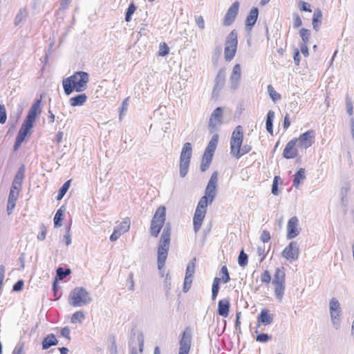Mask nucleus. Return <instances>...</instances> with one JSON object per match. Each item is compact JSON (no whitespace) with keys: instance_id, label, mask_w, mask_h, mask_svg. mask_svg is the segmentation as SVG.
I'll return each mask as SVG.
<instances>
[{"instance_id":"1a4fd4ad","label":"nucleus","mask_w":354,"mask_h":354,"mask_svg":"<svg viewBox=\"0 0 354 354\" xmlns=\"http://www.w3.org/2000/svg\"><path fill=\"white\" fill-rule=\"evenodd\" d=\"M192 155V145L190 142H185L183 145L180 156V176L181 178L185 177L187 174Z\"/></svg>"},{"instance_id":"c756f323","label":"nucleus","mask_w":354,"mask_h":354,"mask_svg":"<svg viewBox=\"0 0 354 354\" xmlns=\"http://www.w3.org/2000/svg\"><path fill=\"white\" fill-rule=\"evenodd\" d=\"M305 178V169L300 168L294 175L293 186L298 188L301 182Z\"/></svg>"},{"instance_id":"412c9836","label":"nucleus","mask_w":354,"mask_h":354,"mask_svg":"<svg viewBox=\"0 0 354 354\" xmlns=\"http://www.w3.org/2000/svg\"><path fill=\"white\" fill-rule=\"evenodd\" d=\"M241 66L239 64L234 65L232 73L230 75V87L232 89L238 88L241 81Z\"/></svg>"},{"instance_id":"20e7f679","label":"nucleus","mask_w":354,"mask_h":354,"mask_svg":"<svg viewBox=\"0 0 354 354\" xmlns=\"http://www.w3.org/2000/svg\"><path fill=\"white\" fill-rule=\"evenodd\" d=\"M171 225L167 223L163 228L158 247V268L161 270L165 263L171 241Z\"/></svg>"},{"instance_id":"f03ea898","label":"nucleus","mask_w":354,"mask_h":354,"mask_svg":"<svg viewBox=\"0 0 354 354\" xmlns=\"http://www.w3.org/2000/svg\"><path fill=\"white\" fill-rule=\"evenodd\" d=\"M243 141V129L241 125L236 127L230 138V153L239 159L243 155L250 152L252 147L248 145L242 146Z\"/></svg>"},{"instance_id":"c85d7f7f","label":"nucleus","mask_w":354,"mask_h":354,"mask_svg":"<svg viewBox=\"0 0 354 354\" xmlns=\"http://www.w3.org/2000/svg\"><path fill=\"white\" fill-rule=\"evenodd\" d=\"M58 344V341L56 339L55 335L48 334L42 341V348L46 350L52 346Z\"/></svg>"},{"instance_id":"58836bf2","label":"nucleus","mask_w":354,"mask_h":354,"mask_svg":"<svg viewBox=\"0 0 354 354\" xmlns=\"http://www.w3.org/2000/svg\"><path fill=\"white\" fill-rule=\"evenodd\" d=\"M195 261L196 258L189 262L186 269L185 277L193 278L195 272Z\"/></svg>"},{"instance_id":"f3484780","label":"nucleus","mask_w":354,"mask_h":354,"mask_svg":"<svg viewBox=\"0 0 354 354\" xmlns=\"http://www.w3.org/2000/svg\"><path fill=\"white\" fill-rule=\"evenodd\" d=\"M239 8V3L238 1H235L228 8L223 20L224 26H228L233 23L238 15Z\"/></svg>"},{"instance_id":"864d4df0","label":"nucleus","mask_w":354,"mask_h":354,"mask_svg":"<svg viewBox=\"0 0 354 354\" xmlns=\"http://www.w3.org/2000/svg\"><path fill=\"white\" fill-rule=\"evenodd\" d=\"M192 279H193V278H192V277H185L184 284H183V291L185 292H187L190 289L191 285L192 283Z\"/></svg>"},{"instance_id":"c9c22d12","label":"nucleus","mask_w":354,"mask_h":354,"mask_svg":"<svg viewBox=\"0 0 354 354\" xmlns=\"http://www.w3.org/2000/svg\"><path fill=\"white\" fill-rule=\"evenodd\" d=\"M71 182V180H67L59 188V189L58 191V194L57 196V200L59 201L64 196V195L66 194V193L67 192V191L68 190V189L70 187Z\"/></svg>"},{"instance_id":"ddd939ff","label":"nucleus","mask_w":354,"mask_h":354,"mask_svg":"<svg viewBox=\"0 0 354 354\" xmlns=\"http://www.w3.org/2000/svg\"><path fill=\"white\" fill-rule=\"evenodd\" d=\"M131 221L130 218L127 217L125 218L122 222L117 225L114 229L113 233L110 236V240L111 241H117L119 237L127 232L130 228Z\"/></svg>"},{"instance_id":"680f3d73","label":"nucleus","mask_w":354,"mask_h":354,"mask_svg":"<svg viewBox=\"0 0 354 354\" xmlns=\"http://www.w3.org/2000/svg\"><path fill=\"white\" fill-rule=\"evenodd\" d=\"M214 154L205 151L202 161L206 162L207 163H211Z\"/></svg>"},{"instance_id":"4c0bfd02","label":"nucleus","mask_w":354,"mask_h":354,"mask_svg":"<svg viewBox=\"0 0 354 354\" xmlns=\"http://www.w3.org/2000/svg\"><path fill=\"white\" fill-rule=\"evenodd\" d=\"M85 319V315L82 311L75 312L71 317V322L73 324L82 323Z\"/></svg>"},{"instance_id":"69168bd1","label":"nucleus","mask_w":354,"mask_h":354,"mask_svg":"<svg viewBox=\"0 0 354 354\" xmlns=\"http://www.w3.org/2000/svg\"><path fill=\"white\" fill-rule=\"evenodd\" d=\"M149 32V30L147 29V25L145 24H142L139 27V32L138 33L141 35H146L147 32Z\"/></svg>"},{"instance_id":"c03bdc74","label":"nucleus","mask_w":354,"mask_h":354,"mask_svg":"<svg viewBox=\"0 0 354 354\" xmlns=\"http://www.w3.org/2000/svg\"><path fill=\"white\" fill-rule=\"evenodd\" d=\"M300 36L302 39L301 44H307L309 41L310 37L311 36L310 31L306 28H301L300 30Z\"/></svg>"},{"instance_id":"37998d69","label":"nucleus","mask_w":354,"mask_h":354,"mask_svg":"<svg viewBox=\"0 0 354 354\" xmlns=\"http://www.w3.org/2000/svg\"><path fill=\"white\" fill-rule=\"evenodd\" d=\"M220 275L221 276V279L224 283H227L230 280V274L226 266H222L220 271Z\"/></svg>"},{"instance_id":"a878e982","label":"nucleus","mask_w":354,"mask_h":354,"mask_svg":"<svg viewBox=\"0 0 354 354\" xmlns=\"http://www.w3.org/2000/svg\"><path fill=\"white\" fill-rule=\"evenodd\" d=\"M32 127V124L24 120L17 136L24 140Z\"/></svg>"},{"instance_id":"9b49d317","label":"nucleus","mask_w":354,"mask_h":354,"mask_svg":"<svg viewBox=\"0 0 354 354\" xmlns=\"http://www.w3.org/2000/svg\"><path fill=\"white\" fill-rule=\"evenodd\" d=\"M217 180V174L216 172H214L212 174L210 179L206 187L205 196H203L207 198V204H211L216 196Z\"/></svg>"},{"instance_id":"a211bd4d","label":"nucleus","mask_w":354,"mask_h":354,"mask_svg":"<svg viewBox=\"0 0 354 354\" xmlns=\"http://www.w3.org/2000/svg\"><path fill=\"white\" fill-rule=\"evenodd\" d=\"M299 220L296 216L290 218L287 225V235L288 239H292L299 235L300 230L298 228Z\"/></svg>"},{"instance_id":"393cba45","label":"nucleus","mask_w":354,"mask_h":354,"mask_svg":"<svg viewBox=\"0 0 354 354\" xmlns=\"http://www.w3.org/2000/svg\"><path fill=\"white\" fill-rule=\"evenodd\" d=\"M230 308V304L228 299L219 300L218 303V314L223 317H227L229 315Z\"/></svg>"},{"instance_id":"774afa93","label":"nucleus","mask_w":354,"mask_h":354,"mask_svg":"<svg viewBox=\"0 0 354 354\" xmlns=\"http://www.w3.org/2000/svg\"><path fill=\"white\" fill-rule=\"evenodd\" d=\"M300 50L301 53L305 56L308 57L309 55L308 53V48L307 46V44H301L300 45Z\"/></svg>"},{"instance_id":"603ef678","label":"nucleus","mask_w":354,"mask_h":354,"mask_svg":"<svg viewBox=\"0 0 354 354\" xmlns=\"http://www.w3.org/2000/svg\"><path fill=\"white\" fill-rule=\"evenodd\" d=\"M279 178V176H275L274 178L273 183L272 185V194H274V196H277L279 194L278 180Z\"/></svg>"},{"instance_id":"a19ab883","label":"nucleus","mask_w":354,"mask_h":354,"mask_svg":"<svg viewBox=\"0 0 354 354\" xmlns=\"http://www.w3.org/2000/svg\"><path fill=\"white\" fill-rule=\"evenodd\" d=\"M248 257L242 250L238 257V263L241 267L244 268L248 264Z\"/></svg>"},{"instance_id":"473e14b6","label":"nucleus","mask_w":354,"mask_h":354,"mask_svg":"<svg viewBox=\"0 0 354 354\" xmlns=\"http://www.w3.org/2000/svg\"><path fill=\"white\" fill-rule=\"evenodd\" d=\"M218 142V135L214 134L211 138L205 151L212 153H214Z\"/></svg>"},{"instance_id":"338daca9","label":"nucleus","mask_w":354,"mask_h":354,"mask_svg":"<svg viewBox=\"0 0 354 354\" xmlns=\"http://www.w3.org/2000/svg\"><path fill=\"white\" fill-rule=\"evenodd\" d=\"M196 23L201 29H203L205 28L204 19L201 16L196 17Z\"/></svg>"},{"instance_id":"09e8293b","label":"nucleus","mask_w":354,"mask_h":354,"mask_svg":"<svg viewBox=\"0 0 354 354\" xmlns=\"http://www.w3.org/2000/svg\"><path fill=\"white\" fill-rule=\"evenodd\" d=\"M271 339V336L267 333H260L256 337V340L259 342L266 343Z\"/></svg>"},{"instance_id":"f257e3e1","label":"nucleus","mask_w":354,"mask_h":354,"mask_svg":"<svg viewBox=\"0 0 354 354\" xmlns=\"http://www.w3.org/2000/svg\"><path fill=\"white\" fill-rule=\"evenodd\" d=\"M89 81V75L86 72L77 71L62 81L64 93L71 95L74 91L82 92L86 89Z\"/></svg>"},{"instance_id":"f704fd0d","label":"nucleus","mask_w":354,"mask_h":354,"mask_svg":"<svg viewBox=\"0 0 354 354\" xmlns=\"http://www.w3.org/2000/svg\"><path fill=\"white\" fill-rule=\"evenodd\" d=\"M64 209H63V207H60L56 212L55 216H54V225L55 227H61L63 220V216L64 214Z\"/></svg>"},{"instance_id":"49530a36","label":"nucleus","mask_w":354,"mask_h":354,"mask_svg":"<svg viewBox=\"0 0 354 354\" xmlns=\"http://www.w3.org/2000/svg\"><path fill=\"white\" fill-rule=\"evenodd\" d=\"M110 345L109 346V351L110 354H118V346L114 337L109 339Z\"/></svg>"},{"instance_id":"7ed1b4c3","label":"nucleus","mask_w":354,"mask_h":354,"mask_svg":"<svg viewBox=\"0 0 354 354\" xmlns=\"http://www.w3.org/2000/svg\"><path fill=\"white\" fill-rule=\"evenodd\" d=\"M25 176V167L24 165L21 166L17 171L13 181L12 183L11 188L8 195L7 203V213L8 215L12 213L15 207L16 202L20 192L22 182Z\"/></svg>"},{"instance_id":"2f4dec72","label":"nucleus","mask_w":354,"mask_h":354,"mask_svg":"<svg viewBox=\"0 0 354 354\" xmlns=\"http://www.w3.org/2000/svg\"><path fill=\"white\" fill-rule=\"evenodd\" d=\"M274 118V112L270 110L267 113L266 127L268 132L272 134L273 133V120Z\"/></svg>"},{"instance_id":"dca6fc26","label":"nucleus","mask_w":354,"mask_h":354,"mask_svg":"<svg viewBox=\"0 0 354 354\" xmlns=\"http://www.w3.org/2000/svg\"><path fill=\"white\" fill-rule=\"evenodd\" d=\"M225 83V71L221 68L218 71L216 77L214 80V86L212 90L213 97H217L219 95L220 91L223 88Z\"/></svg>"},{"instance_id":"e433bc0d","label":"nucleus","mask_w":354,"mask_h":354,"mask_svg":"<svg viewBox=\"0 0 354 354\" xmlns=\"http://www.w3.org/2000/svg\"><path fill=\"white\" fill-rule=\"evenodd\" d=\"M71 273L69 268L64 269L62 267H59L56 270L55 279L63 280Z\"/></svg>"},{"instance_id":"ea45409f","label":"nucleus","mask_w":354,"mask_h":354,"mask_svg":"<svg viewBox=\"0 0 354 354\" xmlns=\"http://www.w3.org/2000/svg\"><path fill=\"white\" fill-rule=\"evenodd\" d=\"M236 52V48H233L230 47H225V59L226 61L232 60L235 56Z\"/></svg>"},{"instance_id":"13d9d810","label":"nucleus","mask_w":354,"mask_h":354,"mask_svg":"<svg viewBox=\"0 0 354 354\" xmlns=\"http://www.w3.org/2000/svg\"><path fill=\"white\" fill-rule=\"evenodd\" d=\"M302 24L301 19L297 14L293 15V27L297 28Z\"/></svg>"},{"instance_id":"4468645a","label":"nucleus","mask_w":354,"mask_h":354,"mask_svg":"<svg viewBox=\"0 0 354 354\" xmlns=\"http://www.w3.org/2000/svg\"><path fill=\"white\" fill-rule=\"evenodd\" d=\"M223 108L217 107L211 114L208 122V128L210 131L217 129V127L222 124Z\"/></svg>"},{"instance_id":"b1692460","label":"nucleus","mask_w":354,"mask_h":354,"mask_svg":"<svg viewBox=\"0 0 354 354\" xmlns=\"http://www.w3.org/2000/svg\"><path fill=\"white\" fill-rule=\"evenodd\" d=\"M273 321V315L270 313L268 309H263L258 315V326L263 324L267 326L270 324Z\"/></svg>"},{"instance_id":"f8f14e48","label":"nucleus","mask_w":354,"mask_h":354,"mask_svg":"<svg viewBox=\"0 0 354 354\" xmlns=\"http://www.w3.org/2000/svg\"><path fill=\"white\" fill-rule=\"evenodd\" d=\"M299 254V248L296 241H291L282 252L283 257L290 262L297 260Z\"/></svg>"},{"instance_id":"bf43d9fd","label":"nucleus","mask_w":354,"mask_h":354,"mask_svg":"<svg viewBox=\"0 0 354 354\" xmlns=\"http://www.w3.org/2000/svg\"><path fill=\"white\" fill-rule=\"evenodd\" d=\"M24 281L20 279V280H18L13 286L12 287V290L13 291H15V292H19V291H21L23 288H24Z\"/></svg>"},{"instance_id":"4be33fe9","label":"nucleus","mask_w":354,"mask_h":354,"mask_svg":"<svg viewBox=\"0 0 354 354\" xmlns=\"http://www.w3.org/2000/svg\"><path fill=\"white\" fill-rule=\"evenodd\" d=\"M297 143V139L289 141L283 149V156L286 159L295 158L297 156V151L295 146Z\"/></svg>"},{"instance_id":"423d86ee","label":"nucleus","mask_w":354,"mask_h":354,"mask_svg":"<svg viewBox=\"0 0 354 354\" xmlns=\"http://www.w3.org/2000/svg\"><path fill=\"white\" fill-rule=\"evenodd\" d=\"M166 221V208L160 206L156 211L151 221L149 233L151 236L157 237Z\"/></svg>"},{"instance_id":"bb28decb","label":"nucleus","mask_w":354,"mask_h":354,"mask_svg":"<svg viewBox=\"0 0 354 354\" xmlns=\"http://www.w3.org/2000/svg\"><path fill=\"white\" fill-rule=\"evenodd\" d=\"M88 97L85 93L79 94L71 97L69 100V104L72 106H77L83 105L87 100Z\"/></svg>"},{"instance_id":"de8ad7c7","label":"nucleus","mask_w":354,"mask_h":354,"mask_svg":"<svg viewBox=\"0 0 354 354\" xmlns=\"http://www.w3.org/2000/svg\"><path fill=\"white\" fill-rule=\"evenodd\" d=\"M136 9V8L133 3L129 6L125 15V20L127 21H130L131 20V15L133 14Z\"/></svg>"},{"instance_id":"7c9ffc66","label":"nucleus","mask_w":354,"mask_h":354,"mask_svg":"<svg viewBox=\"0 0 354 354\" xmlns=\"http://www.w3.org/2000/svg\"><path fill=\"white\" fill-rule=\"evenodd\" d=\"M322 11L319 9L316 10L313 13V22H312L313 28L316 31H317L319 30V26L322 22Z\"/></svg>"},{"instance_id":"a18cd8bd","label":"nucleus","mask_w":354,"mask_h":354,"mask_svg":"<svg viewBox=\"0 0 354 354\" xmlns=\"http://www.w3.org/2000/svg\"><path fill=\"white\" fill-rule=\"evenodd\" d=\"M26 17V11L25 9L19 10L15 18V24L17 26Z\"/></svg>"},{"instance_id":"4d7b16f0","label":"nucleus","mask_w":354,"mask_h":354,"mask_svg":"<svg viewBox=\"0 0 354 354\" xmlns=\"http://www.w3.org/2000/svg\"><path fill=\"white\" fill-rule=\"evenodd\" d=\"M128 101L129 97L126 98L122 103L120 106V120L122 118V115L124 114V113L127 111L128 109Z\"/></svg>"},{"instance_id":"2eb2a0df","label":"nucleus","mask_w":354,"mask_h":354,"mask_svg":"<svg viewBox=\"0 0 354 354\" xmlns=\"http://www.w3.org/2000/svg\"><path fill=\"white\" fill-rule=\"evenodd\" d=\"M192 343V335L188 328H186L182 334L180 341V348L178 354H189Z\"/></svg>"},{"instance_id":"9d476101","label":"nucleus","mask_w":354,"mask_h":354,"mask_svg":"<svg viewBox=\"0 0 354 354\" xmlns=\"http://www.w3.org/2000/svg\"><path fill=\"white\" fill-rule=\"evenodd\" d=\"M329 310L333 326L336 330H338L340 328L342 310L339 301L335 297L330 300Z\"/></svg>"},{"instance_id":"6ab92c4d","label":"nucleus","mask_w":354,"mask_h":354,"mask_svg":"<svg viewBox=\"0 0 354 354\" xmlns=\"http://www.w3.org/2000/svg\"><path fill=\"white\" fill-rule=\"evenodd\" d=\"M315 131L313 130H308L302 133L297 140L298 145L307 149L310 147L315 138Z\"/></svg>"},{"instance_id":"052dcab7","label":"nucleus","mask_w":354,"mask_h":354,"mask_svg":"<svg viewBox=\"0 0 354 354\" xmlns=\"http://www.w3.org/2000/svg\"><path fill=\"white\" fill-rule=\"evenodd\" d=\"M70 333H71V330L69 329V328L68 326H65L61 329V335L62 337L66 338L68 340L71 339Z\"/></svg>"},{"instance_id":"0eeeda50","label":"nucleus","mask_w":354,"mask_h":354,"mask_svg":"<svg viewBox=\"0 0 354 354\" xmlns=\"http://www.w3.org/2000/svg\"><path fill=\"white\" fill-rule=\"evenodd\" d=\"M285 269L283 267L277 268L274 274L272 284L274 289V295L279 301H281L286 289Z\"/></svg>"},{"instance_id":"3c124183","label":"nucleus","mask_w":354,"mask_h":354,"mask_svg":"<svg viewBox=\"0 0 354 354\" xmlns=\"http://www.w3.org/2000/svg\"><path fill=\"white\" fill-rule=\"evenodd\" d=\"M169 49L167 45L165 43H163L160 45V48L158 51V55L161 57H164L169 53Z\"/></svg>"},{"instance_id":"79ce46f5","label":"nucleus","mask_w":354,"mask_h":354,"mask_svg":"<svg viewBox=\"0 0 354 354\" xmlns=\"http://www.w3.org/2000/svg\"><path fill=\"white\" fill-rule=\"evenodd\" d=\"M268 92L269 93L270 97L272 98V100L274 102H276L281 99V95L279 93H278L274 88V87L269 84L268 86Z\"/></svg>"},{"instance_id":"5701e85b","label":"nucleus","mask_w":354,"mask_h":354,"mask_svg":"<svg viewBox=\"0 0 354 354\" xmlns=\"http://www.w3.org/2000/svg\"><path fill=\"white\" fill-rule=\"evenodd\" d=\"M259 16V10L257 8H252L245 20V28L248 30H251L257 22Z\"/></svg>"},{"instance_id":"e2e57ef3","label":"nucleus","mask_w":354,"mask_h":354,"mask_svg":"<svg viewBox=\"0 0 354 354\" xmlns=\"http://www.w3.org/2000/svg\"><path fill=\"white\" fill-rule=\"evenodd\" d=\"M260 239L263 243H268L270 240V232L267 230H263Z\"/></svg>"},{"instance_id":"72a5a7b5","label":"nucleus","mask_w":354,"mask_h":354,"mask_svg":"<svg viewBox=\"0 0 354 354\" xmlns=\"http://www.w3.org/2000/svg\"><path fill=\"white\" fill-rule=\"evenodd\" d=\"M221 281V278L215 277L213 281L212 287V299L214 301L218 295L220 289V282Z\"/></svg>"},{"instance_id":"39448f33","label":"nucleus","mask_w":354,"mask_h":354,"mask_svg":"<svg viewBox=\"0 0 354 354\" xmlns=\"http://www.w3.org/2000/svg\"><path fill=\"white\" fill-rule=\"evenodd\" d=\"M93 299L89 293L83 287H76L71 291L68 295V303L74 307H81L88 305Z\"/></svg>"},{"instance_id":"6e6d98bb","label":"nucleus","mask_w":354,"mask_h":354,"mask_svg":"<svg viewBox=\"0 0 354 354\" xmlns=\"http://www.w3.org/2000/svg\"><path fill=\"white\" fill-rule=\"evenodd\" d=\"M261 281L264 283H269L270 282L271 276L268 270L264 271V272L261 274Z\"/></svg>"},{"instance_id":"6e6552de","label":"nucleus","mask_w":354,"mask_h":354,"mask_svg":"<svg viewBox=\"0 0 354 354\" xmlns=\"http://www.w3.org/2000/svg\"><path fill=\"white\" fill-rule=\"evenodd\" d=\"M207 198L205 197H201L197 205L193 218L194 231L195 233H197L201 227L207 212Z\"/></svg>"},{"instance_id":"aec40b11","label":"nucleus","mask_w":354,"mask_h":354,"mask_svg":"<svg viewBox=\"0 0 354 354\" xmlns=\"http://www.w3.org/2000/svg\"><path fill=\"white\" fill-rule=\"evenodd\" d=\"M41 102V100L39 99V100H37L32 104V105L30 106V108L28 112V114L26 117L25 121L30 122L32 124H34V122L36 120V118L39 115H40V113L41 112V110L40 108Z\"/></svg>"},{"instance_id":"cd10ccee","label":"nucleus","mask_w":354,"mask_h":354,"mask_svg":"<svg viewBox=\"0 0 354 354\" xmlns=\"http://www.w3.org/2000/svg\"><path fill=\"white\" fill-rule=\"evenodd\" d=\"M237 33L234 30H233L227 35L225 45L226 47L237 48Z\"/></svg>"},{"instance_id":"5fc2aeb1","label":"nucleus","mask_w":354,"mask_h":354,"mask_svg":"<svg viewBox=\"0 0 354 354\" xmlns=\"http://www.w3.org/2000/svg\"><path fill=\"white\" fill-rule=\"evenodd\" d=\"M24 343L19 342L16 345L12 354H24Z\"/></svg>"},{"instance_id":"0e129e2a","label":"nucleus","mask_w":354,"mask_h":354,"mask_svg":"<svg viewBox=\"0 0 354 354\" xmlns=\"http://www.w3.org/2000/svg\"><path fill=\"white\" fill-rule=\"evenodd\" d=\"M299 8L302 11H306V12H312V10L310 8V5L307 2L301 1Z\"/></svg>"},{"instance_id":"8fccbe9b","label":"nucleus","mask_w":354,"mask_h":354,"mask_svg":"<svg viewBox=\"0 0 354 354\" xmlns=\"http://www.w3.org/2000/svg\"><path fill=\"white\" fill-rule=\"evenodd\" d=\"M7 120V113L3 104H0V123L4 124Z\"/></svg>"}]
</instances>
